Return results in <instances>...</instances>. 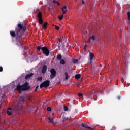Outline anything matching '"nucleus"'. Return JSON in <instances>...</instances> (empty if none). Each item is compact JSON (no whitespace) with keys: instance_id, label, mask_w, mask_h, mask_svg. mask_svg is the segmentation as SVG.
I'll use <instances>...</instances> for the list:
<instances>
[{"instance_id":"13","label":"nucleus","mask_w":130,"mask_h":130,"mask_svg":"<svg viewBox=\"0 0 130 130\" xmlns=\"http://www.w3.org/2000/svg\"><path fill=\"white\" fill-rule=\"evenodd\" d=\"M81 125L82 127H84V128H89V129L93 130V128L88 126V125L87 124L82 123Z\"/></svg>"},{"instance_id":"43","label":"nucleus","mask_w":130,"mask_h":130,"mask_svg":"<svg viewBox=\"0 0 130 130\" xmlns=\"http://www.w3.org/2000/svg\"><path fill=\"white\" fill-rule=\"evenodd\" d=\"M5 96L4 95H3V96Z\"/></svg>"},{"instance_id":"17","label":"nucleus","mask_w":130,"mask_h":130,"mask_svg":"<svg viewBox=\"0 0 130 130\" xmlns=\"http://www.w3.org/2000/svg\"><path fill=\"white\" fill-rule=\"evenodd\" d=\"M75 79H76V80H79V79H80L81 78V74L75 75Z\"/></svg>"},{"instance_id":"40","label":"nucleus","mask_w":130,"mask_h":130,"mask_svg":"<svg viewBox=\"0 0 130 130\" xmlns=\"http://www.w3.org/2000/svg\"><path fill=\"white\" fill-rule=\"evenodd\" d=\"M118 99L119 100V99H120V96H118Z\"/></svg>"},{"instance_id":"37","label":"nucleus","mask_w":130,"mask_h":130,"mask_svg":"<svg viewBox=\"0 0 130 130\" xmlns=\"http://www.w3.org/2000/svg\"><path fill=\"white\" fill-rule=\"evenodd\" d=\"M56 2L57 1H55V0H53V4H56Z\"/></svg>"},{"instance_id":"38","label":"nucleus","mask_w":130,"mask_h":130,"mask_svg":"<svg viewBox=\"0 0 130 130\" xmlns=\"http://www.w3.org/2000/svg\"><path fill=\"white\" fill-rule=\"evenodd\" d=\"M82 4L85 5V1H84V0H82Z\"/></svg>"},{"instance_id":"14","label":"nucleus","mask_w":130,"mask_h":130,"mask_svg":"<svg viewBox=\"0 0 130 130\" xmlns=\"http://www.w3.org/2000/svg\"><path fill=\"white\" fill-rule=\"evenodd\" d=\"M61 11L63 13V15H64L66 13H67V6H64L62 8Z\"/></svg>"},{"instance_id":"31","label":"nucleus","mask_w":130,"mask_h":130,"mask_svg":"<svg viewBox=\"0 0 130 130\" xmlns=\"http://www.w3.org/2000/svg\"><path fill=\"white\" fill-rule=\"evenodd\" d=\"M78 95L79 97H83V94H82L81 93H78Z\"/></svg>"},{"instance_id":"12","label":"nucleus","mask_w":130,"mask_h":130,"mask_svg":"<svg viewBox=\"0 0 130 130\" xmlns=\"http://www.w3.org/2000/svg\"><path fill=\"white\" fill-rule=\"evenodd\" d=\"M48 122H50L51 123H53V124H54V125H55L56 124V122H53V118H51V117H49L48 118Z\"/></svg>"},{"instance_id":"6","label":"nucleus","mask_w":130,"mask_h":130,"mask_svg":"<svg viewBox=\"0 0 130 130\" xmlns=\"http://www.w3.org/2000/svg\"><path fill=\"white\" fill-rule=\"evenodd\" d=\"M50 85V81L49 80H45L43 83H42L40 85V88L42 89V88H47V87H49Z\"/></svg>"},{"instance_id":"36","label":"nucleus","mask_w":130,"mask_h":130,"mask_svg":"<svg viewBox=\"0 0 130 130\" xmlns=\"http://www.w3.org/2000/svg\"><path fill=\"white\" fill-rule=\"evenodd\" d=\"M0 72H3V67H0Z\"/></svg>"},{"instance_id":"41","label":"nucleus","mask_w":130,"mask_h":130,"mask_svg":"<svg viewBox=\"0 0 130 130\" xmlns=\"http://www.w3.org/2000/svg\"><path fill=\"white\" fill-rule=\"evenodd\" d=\"M59 41H60L61 42V41L59 40Z\"/></svg>"},{"instance_id":"10","label":"nucleus","mask_w":130,"mask_h":130,"mask_svg":"<svg viewBox=\"0 0 130 130\" xmlns=\"http://www.w3.org/2000/svg\"><path fill=\"white\" fill-rule=\"evenodd\" d=\"M46 71H47V66L44 65L42 68V73L45 74V73H46Z\"/></svg>"},{"instance_id":"11","label":"nucleus","mask_w":130,"mask_h":130,"mask_svg":"<svg viewBox=\"0 0 130 130\" xmlns=\"http://www.w3.org/2000/svg\"><path fill=\"white\" fill-rule=\"evenodd\" d=\"M33 75H34V73H30L29 74H27L25 77V79L28 80V79H30V78L33 77Z\"/></svg>"},{"instance_id":"5","label":"nucleus","mask_w":130,"mask_h":130,"mask_svg":"<svg viewBox=\"0 0 130 130\" xmlns=\"http://www.w3.org/2000/svg\"><path fill=\"white\" fill-rule=\"evenodd\" d=\"M97 91L96 90H92L88 93L87 95L88 97H89L90 99L93 100V99H96L97 98Z\"/></svg>"},{"instance_id":"9","label":"nucleus","mask_w":130,"mask_h":130,"mask_svg":"<svg viewBox=\"0 0 130 130\" xmlns=\"http://www.w3.org/2000/svg\"><path fill=\"white\" fill-rule=\"evenodd\" d=\"M96 38H95L94 35H92L89 37L88 40L87 41H85V42H88V43H93L94 41H95Z\"/></svg>"},{"instance_id":"3","label":"nucleus","mask_w":130,"mask_h":130,"mask_svg":"<svg viewBox=\"0 0 130 130\" xmlns=\"http://www.w3.org/2000/svg\"><path fill=\"white\" fill-rule=\"evenodd\" d=\"M25 102V99L23 96H20L19 99V102L17 103V105L15 106V110H20L21 111V109L23 107V104Z\"/></svg>"},{"instance_id":"4","label":"nucleus","mask_w":130,"mask_h":130,"mask_svg":"<svg viewBox=\"0 0 130 130\" xmlns=\"http://www.w3.org/2000/svg\"><path fill=\"white\" fill-rule=\"evenodd\" d=\"M15 108H16V106H14V108L12 109L11 108H9L7 109V113L8 115H11L12 113H20L21 112L20 110H15Z\"/></svg>"},{"instance_id":"2","label":"nucleus","mask_w":130,"mask_h":130,"mask_svg":"<svg viewBox=\"0 0 130 130\" xmlns=\"http://www.w3.org/2000/svg\"><path fill=\"white\" fill-rule=\"evenodd\" d=\"M29 89H30L29 83H28V82H25L22 86L20 85V84H18L15 90L19 91V93L21 94V93H22V91H28Z\"/></svg>"},{"instance_id":"15","label":"nucleus","mask_w":130,"mask_h":130,"mask_svg":"<svg viewBox=\"0 0 130 130\" xmlns=\"http://www.w3.org/2000/svg\"><path fill=\"white\" fill-rule=\"evenodd\" d=\"M37 17L38 18V19H41L42 18V13H41V12H39L38 15H37Z\"/></svg>"},{"instance_id":"27","label":"nucleus","mask_w":130,"mask_h":130,"mask_svg":"<svg viewBox=\"0 0 130 130\" xmlns=\"http://www.w3.org/2000/svg\"><path fill=\"white\" fill-rule=\"evenodd\" d=\"M127 17H128V20H130V12H128L127 13Z\"/></svg>"},{"instance_id":"32","label":"nucleus","mask_w":130,"mask_h":130,"mask_svg":"<svg viewBox=\"0 0 130 130\" xmlns=\"http://www.w3.org/2000/svg\"><path fill=\"white\" fill-rule=\"evenodd\" d=\"M46 7H47V8H48L49 9H52V6L51 5L48 6H46Z\"/></svg>"},{"instance_id":"30","label":"nucleus","mask_w":130,"mask_h":130,"mask_svg":"<svg viewBox=\"0 0 130 130\" xmlns=\"http://www.w3.org/2000/svg\"><path fill=\"white\" fill-rule=\"evenodd\" d=\"M37 49L38 51H40V50H41V47L38 46L37 47Z\"/></svg>"},{"instance_id":"28","label":"nucleus","mask_w":130,"mask_h":130,"mask_svg":"<svg viewBox=\"0 0 130 130\" xmlns=\"http://www.w3.org/2000/svg\"><path fill=\"white\" fill-rule=\"evenodd\" d=\"M47 111H51V107H48L47 108Z\"/></svg>"},{"instance_id":"29","label":"nucleus","mask_w":130,"mask_h":130,"mask_svg":"<svg viewBox=\"0 0 130 130\" xmlns=\"http://www.w3.org/2000/svg\"><path fill=\"white\" fill-rule=\"evenodd\" d=\"M55 29H56V30H59V26H57L56 25H55Z\"/></svg>"},{"instance_id":"33","label":"nucleus","mask_w":130,"mask_h":130,"mask_svg":"<svg viewBox=\"0 0 130 130\" xmlns=\"http://www.w3.org/2000/svg\"><path fill=\"white\" fill-rule=\"evenodd\" d=\"M39 87V86L38 85L36 86V87L35 89V92H36V91H37V89H38Z\"/></svg>"},{"instance_id":"25","label":"nucleus","mask_w":130,"mask_h":130,"mask_svg":"<svg viewBox=\"0 0 130 130\" xmlns=\"http://www.w3.org/2000/svg\"><path fill=\"white\" fill-rule=\"evenodd\" d=\"M43 77H39L37 78V81H42Z\"/></svg>"},{"instance_id":"7","label":"nucleus","mask_w":130,"mask_h":130,"mask_svg":"<svg viewBox=\"0 0 130 130\" xmlns=\"http://www.w3.org/2000/svg\"><path fill=\"white\" fill-rule=\"evenodd\" d=\"M51 75H50V78L51 80H52V79H54L55 77H56V71H55V69L52 68L51 69L50 71Z\"/></svg>"},{"instance_id":"22","label":"nucleus","mask_w":130,"mask_h":130,"mask_svg":"<svg viewBox=\"0 0 130 130\" xmlns=\"http://www.w3.org/2000/svg\"><path fill=\"white\" fill-rule=\"evenodd\" d=\"M47 26V22H45L44 24H43L42 28L44 29H46V26Z\"/></svg>"},{"instance_id":"39","label":"nucleus","mask_w":130,"mask_h":130,"mask_svg":"<svg viewBox=\"0 0 130 130\" xmlns=\"http://www.w3.org/2000/svg\"><path fill=\"white\" fill-rule=\"evenodd\" d=\"M86 48H87V45H85L84 46V49H86Z\"/></svg>"},{"instance_id":"23","label":"nucleus","mask_w":130,"mask_h":130,"mask_svg":"<svg viewBox=\"0 0 130 130\" xmlns=\"http://www.w3.org/2000/svg\"><path fill=\"white\" fill-rule=\"evenodd\" d=\"M63 18V14L61 16H59V17H58L59 20L60 21L62 20Z\"/></svg>"},{"instance_id":"42","label":"nucleus","mask_w":130,"mask_h":130,"mask_svg":"<svg viewBox=\"0 0 130 130\" xmlns=\"http://www.w3.org/2000/svg\"><path fill=\"white\" fill-rule=\"evenodd\" d=\"M59 41H60L61 42V41L59 40Z\"/></svg>"},{"instance_id":"18","label":"nucleus","mask_w":130,"mask_h":130,"mask_svg":"<svg viewBox=\"0 0 130 130\" xmlns=\"http://www.w3.org/2000/svg\"><path fill=\"white\" fill-rule=\"evenodd\" d=\"M65 80L67 81L69 79V74H68V72H65Z\"/></svg>"},{"instance_id":"26","label":"nucleus","mask_w":130,"mask_h":130,"mask_svg":"<svg viewBox=\"0 0 130 130\" xmlns=\"http://www.w3.org/2000/svg\"><path fill=\"white\" fill-rule=\"evenodd\" d=\"M64 111H68L69 110V108H68V107L64 106Z\"/></svg>"},{"instance_id":"8","label":"nucleus","mask_w":130,"mask_h":130,"mask_svg":"<svg viewBox=\"0 0 130 130\" xmlns=\"http://www.w3.org/2000/svg\"><path fill=\"white\" fill-rule=\"evenodd\" d=\"M41 50L43 54H45L46 56H48L49 55V50L46 47H43L41 48Z\"/></svg>"},{"instance_id":"20","label":"nucleus","mask_w":130,"mask_h":130,"mask_svg":"<svg viewBox=\"0 0 130 130\" xmlns=\"http://www.w3.org/2000/svg\"><path fill=\"white\" fill-rule=\"evenodd\" d=\"M39 23L41 25H42V24H43V20L42 18H39Z\"/></svg>"},{"instance_id":"34","label":"nucleus","mask_w":130,"mask_h":130,"mask_svg":"<svg viewBox=\"0 0 130 130\" xmlns=\"http://www.w3.org/2000/svg\"><path fill=\"white\" fill-rule=\"evenodd\" d=\"M56 4H57V6H60V3H59V2H58L57 1L56 2Z\"/></svg>"},{"instance_id":"35","label":"nucleus","mask_w":130,"mask_h":130,"mask_svg":"<svg viewBox=\"0 0 130 130\" xmlns=\"http://www.w3.org/2000/svg\"><path fill=\"white\" fill-rule=\"evenodd\" d=\"M115 129H116V127L115 126H113L111 129V130H115Z\"/></svg>"},{"instance_id":"1","label":"nucleus","mask_w":130,"mask_h":130,"mask_svg":"<svg viewBox=\"0 0 130 130\" xmlns=\"http://www.w3.org/2000/svg\"><path fill=\"white\" fill-rule=\"evenodd\" d=\"M26 26H23L20 23L17 24V27L15 28V32L14 31H10V35L12 37H16L17 41H18L19 43H17L18 46H22V39L23 38V34L25 33L26 31Z\"/></svg>"},{"instance_id":"24","label":"nucleus","mask_w":130,"mask_h":130,"mask_svg":"<svg viewBox=\"0 0 130 130\" xmlns=\"http://www.w3.org/2000/svg\"><path fill=\"white\" fill-rule=\"evenodd\" d=\"M78 60L77 59H73V63H78Z\"/></svg>"},{"instance_id":"16","label":"nucleus","mask_w":130,"mask_h":130,"mask_svg":"<svg viewBox=\"0 0 130 130\" xmlns=\"http://www.w3.org/2000/svg\"><path fill=\"white\" fill-rule=\"evenodd\" d=\"M89 57H90V60H92L93 59V58H94V54L90 52L89 53Z\"/></svg>"},{"instance_id":"19","label":"nucleus","mask_w":130,"mask_h":130,"mask_svg":"<svg viewBox=\"0 0 130 130\" xmlns=\"http://www.w3.org/2000/svg\"><path fill=\"white\" fill-rule=\"evenodd\" d=\"M60 64H66V61H64L63 59H61L60 61Z\"/></svg>"},{"instance_id":"21","label":"nucleus","mask_w":130,"mask_h":130,"mask_svg":"<svg viewBox=\"0 0 130 130\" xmlns=\"http://www.w3.org/2000/svg\"><path fill=\"white\" fill-rule=\"evenodd\" d=\"M61 58H62L61 55H58L57 56V59H58V60H61Z\"/></svg>"}]
</instances>
